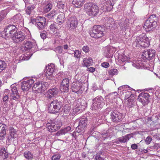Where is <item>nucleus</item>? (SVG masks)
<instances>
[{
    "label": "nucleus",
    "mask_w": 160,
    "mask_h": 160,
    "mask_svg": "<svg viewBox=\"0 0 160 160\" xmlns=\"http://www.w3.org/2000/svg\"><path fill=\"white\" fill-rule=\"evenodd\" d=\"M52 6L51 3H48L45 6L44 8V12L47 13L52 8Z\"/></svg>",
    "instance_id": "473e14b6"
},
{
    "label": "nucleus",
    "mask_w": 160,
    "mask_h": 160,
    "mask_svg": "<svg viewBox=\"0 0 160 160\" xmlns=\"http://www.w3.org/2000/svg\"><path fill=\"white\" fill-rule=\"evenodd\" d=\"M156 18L155 15H152L146 20L143 28L147 31H150L157 25Z\"/></svg>",
    "instance_id": "39448f33"
},
{
    "label": "nucleus",
    "mask_w": 160,
    "mask_h": 160,
    "mask_svg": "<svg viewBox=\"0 0 160 160\" xmlns=\"http://www.w3.org/2000/svg\"><path fill=\"white\" fill-rule=\"evenodd\" d=\"M96 160H104L103 158L99 155H97L96 157Z\"/></svg>",
    "instance_id": "052dcab7"
},
{
    "label": "nucleus",
    "mask_w": 160,
    "mask_h": 160,
    "mask_svg": "<svg viewBox=\"0 0 160 160\" xmlns=\"http://www.w3.org/2000/svg\"><path fill=\"white\" fill-rule=\"evenodd\" d=\"M149 96V94L147 93L142 92L138 96V100L142 104L145 105L148 103Z\"/></svg>",
    "instance_id": "4468645a"
},
{
    "label": "nucleus",
    "mask_w": 160,
    "mask_h": 160,
    "mask_svg": "<svg viewBox=\"0 0 160 160\" xmlns=\"http://www.w3.org/2000/svg\"><path fill=\"white\" fill-rule=\"evenodd\" d=\"M80 110V109H79V108H78V107L77 108H76L75 109H74V111L76 112H78L79 110Z\"/></svg>",
    "instance_id": "e2e57ef3"
},
{
    "label": "nucleus",
    "mask_w": 160,
    "mask_h": 160,
    "mask_svg": "<svg viewBox=\"0 0 160 160\" xmlns=\"http://www.w3.org/2000/svg\"><path fill=\"white\" fill-rule=\"evenodd\" d=\"M87 118H82L81 120V128H84L87 125Z\"/></svg>",
    "instance_id": "7c9ffc66"
},
{
    "label": "nucleus",
    "mask_w": 160,
    "mask_h": 160,
    "mask_svg": "<svg viewBox=\"0 0 160 160\" xmlns=\"http://www.w3.org/2000/svg\"><path fill=\"white\" fill-rule=\"evenodd\" d=\"M62 106L61 102L58 101L57 100L52 101L48 107L49 112L50 113H55L59 112Z\"/></svg>",
    "instance_id": "423d86ee"
},
{
    "label": "nucleus",
    "mask_w": 160,
    "mask_h": 160,
    "mask_svg": "<svg viewBox=\"0 0 160 160\" xmlns=\"http://www.w3.org/2000/svg\"><path fill=\"white\" fill-rule=\"evenodd\" d=\"M41 38L44 39H45L46 38V34L44 33H42L40 34Z\"/></svg>",
    "instance_id": "bf43d9fd"
},
{
    "label": "nucleus",
    "mask_w": 160,
    "mask_h": 160,
    "mask_svg": "<svg viewBox=\"0 0 160 160\" xmlns=\"http://www.w3.org/2000/svg\"><path fill=\"white\" fill-rule=\"evenodd\" d=\"M68 45H64L63 46V48L64 49H67L68 48Z\"/></svg>",
    "instance_id": "0e129e2a"
},
{
    "label": "nucleus",
    "mask_w": 160,
    "mask_h": 160,
    "mask_svg": "<svg viewBox=\"0 0 160 160\" xmlns=\"http://www.w3.org/2000/svg\"><path fill=\"white\" fill-rule=\"evenodd\" d=\"M118 59L122 62H124L127 60L128 57L124 54H122L119 55L118 56Z\"/></svg>",
    "instance_id": "72a5a7b5"
},
{
    "label": "nucleus",
    "mask_w": 160,
    "mask_h": 160,
    "mask_svg": "<svg viewBox=\"0 0 160 160\" xmlns=\"http://www.w3.org/2000/svg\"><path fill=\"white\" fill-rule=\"evenodd\" d=\"M13 19L14 22H15L17 24H20V23H22L23 21V19L22 18V15L20 14H18L15 15L13 17Z\"/></svg>",
    "instance_id": "393cba45"
},
{
    "label": "nucleus",
    "mask_w": 160,
    "mask_h": 160,
    "mask_svg": "<svg viewBox=\"0 0 160 160\" xmlns=\"http://www.w3.org/2000/svg\"><path fill=\"white\" fill-rule=\"evenodd\" d=\"M108 73L110 75L113 76L114 75H117L118 73V71L117 69H111L108 71Z\"/></svg>",
    "instance_id": "c9c22d12"
},
{
    "label": "nucleus",
    "mask_w": 160,
    "mask_h": 160,
    "mask_svg": "<svg viewBox=\"0 0 160 160\" xmlns=\"http://www.w3.org/2000/svg\"><path fill=\"white\" fill-rule=\"evenodd\" d=\"M130 102H131V103H130V102H129V103L130 104L129 106H130V107H132V105H133L132 103V102L131 101Z\"/></svg>",
    "instance_id": "338daca9"
},
{
    "label": "nucleus",
    "mask_w": 160,
    "mask_h": 160,
    "mask_svg": "<svg viewBox=\"0 0 160 160\" xmlns=\"http://www.w3.org/2000/svg\"><path fill=\"white\" fill-rule=\"evenodd\" d=\"M104 28L99 25L94 26L90 32V36L94 38H99L104 35Z\"/></svg>",
    "instance_id": "20e7f679"
},
{
    "label": "nucleus",
    "mask_w": 160,
    "mask_h": 160,
    "mask_svg": "<svg viewBox=\"0 0 160 160\" xmlns=\"http://www.w3.org/2000/svg\"><path fill=\"white\" fill-rule=\"evenodd\" d=\"M84 103H83V105H82V107H81V108H83L84 109L85 108H86L87 107V103H86V102L85 101H84Z\"/></svg>",
    "instance_id": "680f3d73"
},
{
    "label": "nucleus",
    "mask_w": 160,
    "mask_h": 160,
    "mask_svg": "<svg viewBox=\"0 0 160 160\" xmlns=\"http://www.w3.org/2000/svg\"><path fill=\"white\" fill-rule=\"evenodd\" d=\"M59 25L58 23H53L50 26V28L51 30L53 32L57 31L58 29Z\"/></svg>",
    "instance_id": "c756f323"
},
{
    "label": "nucleus",
    "mask_w": 160,
    "mask_h": 160,
    "mask_svg": "<svg viewBox=\"0 0 160 160\" xmlns=\"http://www.w3.org/2000/svg\"><path fill=\"white\" fill-rule=\"evenodd\" d=\"M65 15L63 13H62L58 15L57 18V22L58 23H62L64 21Z\"/></svg>",
    "instance_id": "cd10ccee"
},
{
    "label": "nucleus",
    "mask_w": 160,
    "mask_h": 160,
    "mask_svg": "<svg viewBox=\"0 0 160 160\" xmlns=\"http://www.w3.org/2000/svg\"><path fill=\"white\" fill-rule=\"evenodd\" d=\"M56 50L59 53H61L62 51V49L61 47H58L56 48Z\"/></svg>",
    "instance_id": "5fc2aeb1"
},
{
    "label": "nucleus",
    "mask_w": 160,
    "mask_h": 160,
    "mask_svg": "<svg viewBox=\"0 0 160 160\" xmlns=\"http://www.w3.org/2000/svg\"><path fill=\"white\" fill-rule=\"evenodd\" d=\"M108 136V135L107 134V133H105L104 134H103V137L104 138H105L106 137H107Z\"/></svg>",
    "instance_id": "69168bd1"
},
{
    "label": "nucleus",
    "mask_w": 160,
    "mask_h": 160,
    "mask_svg": "<svg viewBox=\"0 0 160 160\" xmlns=\"http://www.w3.org/2000/svg\"><path fill=\"white\" fill-rule=\"evenodd\" d=\"M87 71H89L91 72H94L95 68L93 67H91L88 68L87 69Z\"/></svg>",
    "instance_id": "6e6d98bb"
},
{
    "label": "nucleus",
    "mask_w": 160,
    "mask_h": 160,
    "mask_svg": "<svg viewBox=\"0 0 160 160\" xmlns=\"http://www.w3.org/2000/svg\"><path fill=\"white\" fill-rule=\"evenodd\" d=\"M104 99L101 97H97L92 101V108L95 109L102 108L104 105Z\"/></svg>",
    "instance_id": "1a4fd4ad"
},
{
    "label": "nucleus",
    "mask_w": 160,
    "mask_h": 160,
    "mask_svg": "<svg viewBox=\"0 0 160 160\" xmlns=\"http://www.w3.org/2000/svg\"><path fill=\"white\" fill-rule=\"evenodd\" d=\"M131 148L133 150L136 149L138 148V146L136 144H133L131 146Z\"/></svg>",
    "instance_id": "13d9d810"
},
{
    "label": "nucleus",
    "mask_w": 160,
    "mask_h": 160,
    "mask_svg": "<svg viewBox=\"0 0 160 160\" xmlns=\"http://www.w3.org/2000/svg\"><path fill=\"white\" fill-rule=\"evenodd\" d=\"M38 19H39V20L37 22V27L39 30H42L44 28L46 22V19L44 17L41 16L38 17Z\"/></svg>",
    "instance_id": "6ab92c4d"
},
{
    "label": "nucleus",
    "mask_w": 160,
    "mask_h": 160,
    "mask_svg": "<svg viewBox=\"0 0 160 160\" xmlns=\"http://www.w3.org/2000/svg\"><path fill=\"white\" fill-rule=\"evenodd\" d=\"M74 57L78 58H79L80 57V53L79 50H76L74 52Z\"/></svg>",
    "instance_id": "09e8293b"
},
{
    "label": "nucleus",
    "mask_w": 160,
    "mask_h": 160,
    "mask_svg": "<svg viewBox=\"0 0 160 160\" xmlns=\"http://www.w3.org/2000/svg\"><path fill=\"white\" fill-rule=\"evenodd\" d=\"M130 134H127L124 136L118 138V140L121 142H125L128 141L129 139Z\"/></svg>",
    "instance_id": "bb28decb"
},
{
    "label": "nucleus",
    "mask_w": 160,
    "mask_h": 160,
    "mask_svg": "<svg viewBox=\"0 0 160 160\" xmlns=\"http://www.w3.org/2000/svg\"><path fill=\"white\" fill-rule=\"evenodd\" d=\"M61 156L60 154H58L53 155L52 157V160H59Z\"/></svg>",
    "instance_id": "37998d69"
},
{
    "label": "nucleus",
    "mask_w": 160,
    "mask_h": 160,
    "mask_svg": "<svg viewBox=\"0 0 160 160\" xmlns=\"http://www.w3.org/2000/svg\"><path fill=\"white\" fill-rule=\"evenodd\" d=\"M10 130V135L11 137L12 138H14V134L16 133V130L13 128H12Z\"/></svg>",
    "instance_id": "c03bdc74"
},
{
    "label": "nucleus",
    "mask_w": 160,
    "mask_h": 160,
    "mask_svg": "<svg viewBox=\"0 0 160 160\" xmlns=\"http://www.w3.org/2000/svg\"><path fill=\"white\" fill-rule=\"evenodd\" d=\"M8 153L7 152L4 148H2L0 150V158H2L3 160L8 157Z\"/></svg>",
    "instance_id": "b1692460"
},
{
    "label": "nucleus",
    "mask_w": 160,
    "mask_h": 160,
    "mask_svg": "<svg viewBox=\"0 0 160 160\" xmlns=\"http://www.w3.org/2000/svg\"><path fill=\"white\" fill-rule=\"evenodd\" d=\"M60 63L61 64H62V65H63V62H62L61 61V60H60Z\"/></svg>",
    "instance_id": "774afa93"
},
{
    "label": "nucleus",
    "mask_w": 160,
    "mask_h": 160,
    "mask_svg": "<svg viewBox=\"0 0 160 160\" xmlns=\"http://www.w3.org/2000/svg\"><path fill=\"white\" fill-rule=\"evenodd\" d=\"M62 125V123L60 120L55 119L51 122L47 124L48 131L49 132H53L58 130Z\"/></svg>",
    "instance_id": "0eeeda50"
},
{
    "label": "nucleus",
    "mask_w": 160,
    "mask_h": 160,
    "mask_svg": "<svg viewBox=\"0 0 160 160\" xmlns=\"http://www.w3.org/2000/svg\"><path fill=\"white\" fill-rule=\"evenodd\" d=\"M58 92V89L57 88H52L48 90L46 93L47 97L48 98H50L57 95Z\"/></svg>",
    "instance_id": "a211bd4d"
},
{
    "label": "nucleus",
    "mask_w": 160,
    "mask_h": 160,
    "mask_svg": "<svg viewBox=\"0 0 160 160\" xmlns=\"http://www.w3.org/2000/svg\"><path fill=\"white\" fill-rule=\"evenodd\" d=\"M106 8L108 11H110L112 8L113 5L111 1H108L106 2Z\"/></svg>",
    "instance_id": "2f4dec72"
},
{
    "label": "nucleus",
    "mask_w": 160,
    "mask_h": 160,
    "mask_svg": "<svg viewBox=\"0 0 160 160\" xmlns=\"http://www.w3.org/2000/svg\"><path fill=\"white\" fill-rule=\"evenodd\" d=\"M34 81L32 78H29L26 81H23L21 84L22 90L23 91L28 90L31 87Z\"/></svg>",
    "instance_id": "f8f14e48"
},
{
    "label": "nucleus",
    "mask_w": 160,
    "mask_h": 160,
    "mask_svg": "<svg viewBox=\"0 0 160 160\" xmlns=\"http://www.w3.org/2000/svg\"><path fill=\"white\" fill-rule=\"evenodd\" d=\"M71 128L70 126H68L66 128L62 129L63 132L65 134V133L68 132L69 131H70L71 130Z\"/></svg>",
    "instance_id": "a18cd8bd"
},
{
    "label": "nucleus",
    "mask_w": 160,
    "mask_h": 160,
    "mask_svg": "<svg viewBox=\"0 0 160 160\" xmlns=\"http://www.w3.org/2000/svg\"><path fill=\"white\" fill-rule=\"evenodd\" d=\"M46 69V76L49 79H52L54 73V65L51 64L50 65L47 66Z\"/></svg>",
    "instance_id": "ddd939ff"
},
{
    "label": "nucleus",
    "mask_w": 160,
    "mask_h": 160,
    "mask_svg": "<svg viewBox=\"0 0 160 160\" xmlns=\"http://www.w3.org/2000/svg\"><path fill=\"white\" fill-rule=\"evenodd\" d=\"M3 102H7L8 100V96L6 94H4L2 98Z\"/></svg>",
    "instance_id": "3c124183"
},
{
    "label": "nucleus",
    "mask_w": 160,
    "mask_h": 160,
    "mask_svg": "<svg viewBox=\"0 0 160 160\" xmlns=\"http://www.w3.org/2000/svg\"><path fill=\"white\" fill-rule=\"evenodd\" d=\"M142 58L144 60H145L150 58L148 50L146 51L143 52L142 55Z\"/></svg>",
    "instance_id": "e433bc0d"
},
{
    "label": "nucleus",
    "mask_w": 160,
    "mask_h": 160,
    "mask_svg": "<svg viewBox=\"0 0 160 160\" xmlns=\"http://www.w3.org/2000/svg\"><path fill=\"white\" fill-rule=\"evenodd\" d=\"M7 128V126L5 124L0 123V140L5 138Z\"/></svg>",
    "instance_id": "aec40b11"
},
{
    "label": "nucleus",
    "mask_w": 160,
    "mask_h": 160,
    "mask_svg": "<svg viewBox=\"0 0 160 160\" xmlns=\"http://www.w3.org/2000/svg\"><path fill=\"white\" fill-rule=\"evenodd\" d=\"M93 64L92 58H85L83 59V63H82V66L88 67Z\"/></svg>",
    "instance_id": "4be33fe9"
},
{
    "label": "nucleus",
    "mask_w": 160,
    "mask_h": 160,
    "mask_svg": "<svg viewBox=\"0 0 160 160\" xmlns=\"http://www.w3.org/2000/svg\"><path fill=\"white\" fill-rule=\"evenodd\" d=\"M25 31H18L12 37V40L15 43H20L24 40H27L30 38V32L28 30Z\"/></svg>",
    "instance_id": "f257e3e1"
},
{
    "label": "nucleus",
    "mask_w": 160,
    "mask_h": 160,
    "mask_svg": "<svg viewBox=\"0 0 160 160\" xmlns=\"http://www.w3.org/2000/svg\"><path fill=\"white\" fill-rule=\"evenodd\" d=\"M150 39L146 35H141L136 37L133 42V45L137 47H147L150 44Z\"/></svg>",
    "instance_id": "f03ea898"
},
{
    "label": "nucleus",
    "mask_w": 160,
    "mask_h": 160,
    "mask_svg": "<svg viewBox=\"0 0 160 160\" xmlns=\"http://www.w3.org/2000/svg\"><path fill=\"white\" fill-rule=\"evenodd\" d=\"M63 134H64V133L62 129L58 132L57 133H56L55 135L57 136H59Z\"/></svg>",
    "instance_id": "8fccbe9b"
},
{
    "label": "nucleus",
    "mask_w": 160,
    "mask_h": 160,
    "mask_svg": "<svg viewBox=\"0 0 160 160\" xmlns=\"http://www.w3.org/2000/svg\"><path fill=\"white\" fill-rule=\"evenodd\" d=\"M36 45V43L34 42H31L28 41L25 43L24 46L22 48V50L27 51L31 49L33 47Z\"/></svg>",
    "instance_id": "412c9836"
},
{
    "label": "nucleus",
    "mask_w": 160,
    "mask_h": 160,
    "mask_svg": "<svg viewBox=\"0 0 160 160\" xmlns=\"http://www.w3.org/2000/svg\"><path fill=\"white\" fill-rule=\"evenodd\" d=\"M69 25L71 27L75 28L77 26L78 21L77 18L75 17H72L69 19Z\"/></svg>",
    "instance_id": "5701e85b"
},
{
    "label": "nucleus",
    "mask_w": 160,
    "mask_h": 160,
    "mask_svg": "<svg viewBox=\"0 0 160 160\" xmlns=\"http://www.w3.org/2000/svg\"><path fill=\"white\" fill-rule=\"evenodd\" d=\"M102 66L104 68H107L109 66V64L108 62H103L101 64Z\"/></svg>",
    "instance_id": "864d4df0"
},
{
    "label": "nucleus",
    "mask_w": 160,
    "mask_h": 160,
    "mask_svg": "<svg viewBox=\"0 0 160 160\" xmlns=\"http://www.w3.org/2000/svg\"><path fill=\"white\" fill-rule=\"evenodd\" d=\"M69 80L67 78L63 79L61 83L60 89L62 92H67L69 90Z\"/></svg>",
    "instance_id": "2eb2a0df"
},
{
    "label": "nucleus",
    "mask_w": 160,
    "mask_h": 160,
    "mask_svg": "<svg viewBox=\"0 0 160 160\" xmlns=\"http://www.w3.org/2000/svg\"><path fill=\"white\" fill-rule=\"evenodd\" d=\"M111 118L113 122H119L121 120L122 115L117 111H114L111 114Z\"/></svg>",
    "instance_id": "dca6fc26"
},
{
    "label": "nucleus",
    "mask_w": 160,
    "mask_h": 160,
    "mask_svg": "<svg viewBox=\"0 0 160 160\" xmlns=\"http://www.w3.org/2000/svg\"><path fill=\"white\" fill-rule=\"evenodd\" d=\"M23 156L25 158L28 160H31L33 158L32 153L31 152L28 151L24 152Z\"/></svg>",
    "instance_id": "a878e982"
},
{
    "label": "nucleus",
    "mask_w": 160,
    "mask_h": 160,
    "mask_svg": "<svg viewBox=\"0 0 160 160\" xmlns=\"http://www.w3.org/2000/svg\"><path fill=\"white\" fill-rule=\"evenodd\" d=\"M152 140V138L151 137H148L145 140V142L147 144H149L150 143Z\"/></svg>",
    "instance_id": "49530a36"
},
{
    "label": "nucleus",
    "mask_w": 160,
    "mask_h": 160,
    "mask_svg": "<svg viewBox=\"0 0 160 160\" xmlns=\"http://www.w3.org/2000/svg\"><path fill=\"white\" fill-rule=\"evenodd\" d=\"M17 28L15 25L10 24L4 29L2 35L7 38L12 37L17 32Z\"/></svg>",
    "instance_id": "6e6552de"
},
{
    "label": "nucleus",
    "mask_w": 160,
    "mask_h": 160,
    "mask_svg": "<svg viewBox=\"0 0 160 160\" xmlns=\"http://www.w3.org/2000/svg\"><path fill=\"white\" fill-rule=\"evenodd\" d=\"M80 0H73L72 3L75 5V7L79 8L80 6Z\"/></svg>",
    "instance_id": "79ce46f5"
},
{
    "label": "nucleus",
    "mask_w": 160,
    "mask_h": 160,
    "mask_svg": "<svg viewBox=\"0 0 160 160\" xmlns=\"http://www.w3.org/2000/svg\"><path fill=\"white\" fill-rule=\"evenodd\" d=\"M31 8L28 7L26 10V12L28 15H30L31 13Z\"/></svg>",
    "instance_id": "4d7b16f0"
},
{
    "label": "nucleus",
    "mask_w": 160,
    "mask_h": 160,
    "mask_svg": "<svg viewBox=\"0 0 160 160\" xmlns=\"http://www.w3.org/2000/svg\"><path fill=\"white\" fill-rule=\"evenodd\" d=\"M104 56L108 58H112L116 51V48L112 46H108L104 49Z\"/></svg>",
    "instance_id": "9b49d317"
},
{
    "label": "nucleus",
    "mask_w": 160,
    "mask_h": 160,
    "mask_svg": "<svg viewBox=\"0 0 160 160\" xmlns=\"http://www.w3.org/2000/svg\"><path fill=\"white\" fill-rule=\"evenodd\" d=\"M150 58H152L155 56V51L153 49H149L148 50Z\"/></svg>",
    "instance_id": "a19ab883"
},
{
    "label": "nucleus",
    "mask_w": 160,
    "mask_h": 160,
    "mask_svg": "<svg viewBox=\"0 0 160 160\" xmlns=\"http://www.w3.org/2000/svg\"><path fill=\"white\" fill-rule=\"evenodd\" d=\"M7 14V12L6 11H2L0 12V22L4 18Z\"/></svg>",
    "instance_id": "58836bf2"
},
{
    "label": "nucleus",
    "mask_w": 160,
    "mask_h": 160,
    "mask_svg": "<svg viewBox=\"0 0 160 160\" xmlns=\"http://www.w3.org/2000/svg\"><path fill=\"white\" fill-rule=\"evenodd\" d=\"M47 83L45 82H38L36 83L32 88V90L34 91L37 92L38 93H41L43 92L46 88Z\"/></svg>",
    "instance_id": "9d476101"
},
{
    "label": "nucleus",
    "mask_w": 160,
    "mask_h": 160,
    "mask_svg": "<svg viewBox=\"0 0 160 160\" xmlns=\"http://www.w3.org/2000/svg\"><path fill=\"white\" fill-rule=\"evenodd\" d=\"M6 63L4 61H0V72L6 67Z\"/></svg>",
    "instance_id": "f704fd0d"
},
{
    "label": "nucleus",
    "mask_w": 160,
    "mask_h": 160,
    "mask_svg": "<svg viewBox=\"0 0 160 160\" xmlns=\"http://www.w3.org/2000/svg\"><path fill=\"white\" fill-rule=\"evenodd\" d=\"M65 3L62 1L59 2L57 3V6L60 9H64L65 7Z\"/></svg>",
    "instance_id": "4c0bfd02"
},
{
    "label": "nucleus",
    "mask_w": 160,
    "mask_h": 160,
    "mask_svg": "<svg viewBox=\"0 0 160 160\" xmlns=\"http://www.w3.org/2000/svg\"><path fill=\"white\" fill-rule=\"evenodd\" d=\"M84 10L89 16L92 17L96 16L99 11V7L95 4L91 3L85 5Z\"/></svg>",
    "instance_id": "7ed1b4c3"
},
{
    "label": "nucleus",
    "mask_w": 160,
    "mask_h": 160,
    "mask_svg": "<svg viewBox=\"0 0 160 160\" xmlns=\"http://www.w3.org/2000/svg\"><path fill=\"white\" fill-rule=\"evenodd\" d=\"M119 26L121 27V29H126L128 27V24L127 23L126 20H121L119 24Z\"/></svg>",
    "instance_id": "c85d7f7f"
},
{
    "label": "nucleus",
    "mask_w": 160,
    "mask_h": 160,
    "mask_svg": "<svg viewBox=\"0 0 160 160\" xmlns=\"http://www.w3.org/2000/svg\"><path fill=\"white\" fill-rule=\"evenodd\" d=\"M82 50L85 52H89L90 49L88 46H84L82 48Z\"/></svg>",
    "instance_id": "de8ad7c7"
},
{
    "label": "nucleus",
    "mask_w": 160,
    "mask_h": 160,
    "mask_svg": "<svg viewBox=\"0 0 160 160\" xmlns=\"http://www.w3.org/2000/svg\"><path fill=\"white\" fill-rule=\"evenodd\" d=\"M38 17L36 18H33L31 19V22L33 24H37V22L39 20V19H38Z\"/></svg>",
    "instance_id": "603ef678"
},
{
    "label": "nucleus",
    "mask_w": 160,
    "mask_h": 160,
    "mask_svg": "<svg viewBox=\"0 0 160 160\" xmlns=\"http://www.w3.org/2000/svg\"><path fill=\"white\" fill-rule=\"evenodd\" d=\"M11 89L12 94L10 97V99L18 100L19 98V95L18 92V90L16 87L12 85L11 86Z\"/></svg>",
    "instance_id": "f3484780"
},
{
    "label": "nucleus",
    "mask_w": 160,
    "mask_h": 160,
    "mask_svg": "<svg viewBox=\"0 0 160 160\" xmlns=\"http://www.w3.org/2000/svg\"><path fill=\"white\" fill-rule=\"evenodd\" d=\"M58 14V12L55 10H52V12L49 13L48 15L49 17V18H54Z\"/></svg>",
    "instance_id": "ea45409f"
}]
</instances>
